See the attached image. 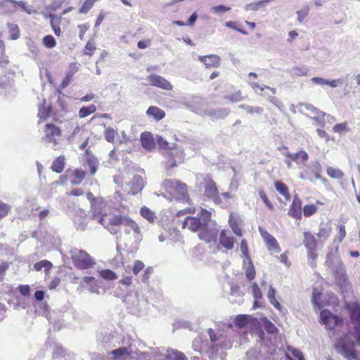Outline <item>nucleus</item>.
Returning a JSON list of instances; mask_svg holds the SVG:
<instances>
[{
  "label": "nucleus",
  "instance_id": "nucleus-11",
  "mask_svg": "<svg viewBox=\"0 0 360 360\" xmlns=\"http://www.w3.org/2000/svg\"><path fill=\"white\" fill-rule=\"evenodd\" d=\"M119 338L108 330H102L97 335L98 347L106 351L115 347Z\"/></svg>",
  "mask_w": 360,
  "mask_h": 360
},
{
  "label": "nucleus",
  "instance_id": "nucleus-3",
  "mask_svg": "<svg viewBox=\"0 0 360 360\" xmlns=\"http://www.w3.org/2000/svg\"><path fill=\"white\" fill-rule=\"evenodd\" d=\"M350 316L354 325V332L341 337L335 343V349L347 360H356L358 356L355 341L360 345V307H353Z\"/></svg>",
  "mask_w": 360,
  "mask_h": 360
},
{
  "label": "nucleus",
  "instance_id": "nucleus-14",
  "mask_svg": "<svg viewBox=\"0 0 360 360\" xmlns=\"http://www.w3.org/2000/svg\"><path fill=\"white\" fill-rule=\"evenodd\" d=\"M321 323L324 324L329 330H333L338 327L340 319L335 315H333L330 311L324 309L320 313Z\"/></svg>",
  "mask_w": 360,
  "mask_h": 360
},
{
  "label": "nucleus",
  "instance_id": "nucleus-15",
  "mask_svg": "<svg viewBox=\"0 0 360 360\" xmlns=\"http://www.w3.org/2000/svg\"><path fill=\"white\" fill-rule=\"evenodd\" d=\"M181 104L192 112L202 116L205 109L202 106V98L199 96H193L188 100L182 101Z\"/></svg>",
  "mask_w": 360,
  "mask_h": 360
},
{
  "label": "nucleus",
  "instance_id": "nucleus-5",
  "mask_svg": "<svg viewBox=\"0 0 360 360\" xmlns=\"http://www.w3.org/2000/svg\"><path fill=\"white\" fill-rule=\"evenodd\" d=\"M142 238L143 235L140 227L133 219L124 226V231L120 235V241L124 243L125 248L129 252H134L138 249Z\"/></svg>",
  "mask_w": 360,
  "mask_h": 360
},
{
  "label": "nucleus",
  "instance_id": "nucleus-24",
  "mask_svg": "<svg viewBox=\"0 0 360 360\" xmlns=\"http://www.w3.org/2000/svg\"><path fill=\"white\" fill-rule=\"evenodd\" d=\"M82 285L84 288H87L90 292L96 295L101 294V288L94 277L84 276L82 278Z\"/></svg>",
  "mask_w": 360,
  "mask_h": 360
},
{
  "label": "nucleus",
  "instance_id": "nucleus-22",
  "mask_svg": "<svg viewBox=\"0 0 360 360\" xmlns=\"http://www.w3.org/2000/svg\"><path fill=\"white\" fill-rule=\"evenodd\" d=\"M229 112L227 108H205L202 116L210 117L212 120L223 119L228 116Z\"/></svg>",
  "mask_w": 360,
  "mask_h": 360
},
{
  "label": "nucleus",
  "instance_id": "nucleus-35",
  "mask_svg": "<svg viewBox=\"0 0 360 360\" xmlns=\"http://www.w3.org/2000/svg\"><path fill=\"white\" fill-rule=\"evenodd\" d=\"M229 223L233 233L238 236H242L243 231L238 226V219L232 214H230Z\"/></svg>",
  "mask_w": 360,
  "mask_h": 360
},
{
  "label": "nucleus",
  "instance_id": "nucleus-58",
  "mask_svg": "<svg viewBox=\"0 0 360 360\" xmlns=\"http://www.w3.org/2000/svg\"><path fill=\"white\" fill-rule=\"evenodd\" d=\"M11 209V207L8 204L0 200V221L7 216Z\"/></svg>",
  "mask_w": 360,
  "mask_h": 360
},
{
  "label": "nucleus",
  "instance_id": "nucleus-33",
  "mask_svg": "<svg viewBox=\"0 0 360 360\" xmlns=\"http://www.w3.org/2000/svg\"><path fill=\"white\" fill-rule=\"evenodd\" d=\"M140 214L141 217L146 219L149 223H154L157 219L155 212L146 206H143L141 208Z\"/></svg>",
  "mask_w": 360,
  "mask_h": 360
},
{
  "label": "nucleus",
  "instance_id": "nucleus-41",
  "mask_svg": "<svg viewBox=\"0 0 360 360\" xmlns=\"http://www.w3.org/2000/svg\"><path fill=\"white\" fill-rule=\"evenodd\" d=\"M275 188L281 195H283L286 198V200H290L288 189L285 184L281 181H276Z\"/></svg>",
  "mask_w": 360,
  "mask_h": 360
},
{
  "label": "nucleus",
  "instance_id": "nucleus-59",
  "mask_svg": "<svg viewBox=\"0 0 360 360\" xmlns=\"http://www.w3.org/2000/svg\"><path fill=\"white\" fill-rule=\"evenodd\" d=\"M249 316L238 315L235 319V323L239 328H243L248 323Z\"/></svg>",
  "mask_w": 360,
  "mask_h": 360
},
{
  "label": "nucleus",
  "instance_id": "nucleus-9",
  "mask_svg": "<svg viewBox=\"0 0 360 360\" xmlns=\"http://www.w3.org/2000/svg\"><path fill=\"white\" fill-rule=\"evenodd\" d=\"M300 112L314 120L316 122V124L319 127H324L326 119H327L328 122H330V120H335L333 117L320 111L316 107L309 103H300Z\"/></svg>",
  "mask_w": 360,
  "mask_h": 360
},
{
  "label": "nucleus",
  "instance_id": "nucleus-44",
  "mask_svg": "<svg viewBox=\"0 0 360 360\" xmlns=\"http://www.w3.org/2000/svg\"><path fill=\"white\" fill-rule=\"evenodd\" d=\"M291 75L293 76L301 77L306 76L309 72V70L306 67H293L290 70Z\"/></svg>",
  "mask_w": 360,
  "mask_h": 360
},
{
  "label": "nucleus",
  "instance_id": "nucleus-36",
  "mask_svg": "<svg viewBox=\"0 0 360 360\" xmlns=\"http://www.w3.org/2000/svg\"><path fill=\"white\" fill-rule=\"evenodd\" d=\"M52 266L53 265L51 262L44 259L34 264V269L39 271L44 268L45 273L47 274L48 272L51 269Z\"/></svg>",
  "mask_w": 360,
  "mask_h": 360
},
{
  "label": "nucleus",
  "instance_id": "nucleus-27",
  "mask_svg": "<svg viewBox=\"0 0 360 360\" xmlns=\"http://www.w3.org/2000/svg\"><path fill=\"white\" fill-rule=\"evenodd\" d=\"M141 145L146 150L149 151L152 150L155 148V141L149 132L142 133L141 135Z\"/></svg>",
  "mask_w": 360,
  "mask_h": 360
},
{
  "label": "nucleus",
  "instance_id": "nucleus-39",
  "mask_svg": "<svg viewBox=\"0 0 360 360\" xmlns=\"http://www.w3.org/2000/svg\"><path fill=\"white\" fill-rule=\"evenodd\" d=\"M326 173L330 178L335 179H341L344 176L343 172L340 169L333 167H328L326 169Z\"/></svg>",
  "mask_w": 360,
  "mask_h": 360
},
{
  "label": "nucleus",
  "instance_id": "nucleus-46",
  "mask_svg": "<svg viewBox=\"0 0 360 360\" xmlns=\"http://www.w3.org/2000/svg\"><path fill=\"white\" fill-rule=\"evenodd\" d=\"M87 164L89 167L91 174L94 175L97 171L98 165V160L93 155L89 156L87 158Z\"/></svg>",
  "mask_w": 360,
  "mask_h": 360
},
{
  "label": "nucleus",
  "instance_id": "nucleus-4",
  "mask_svg": "<svg viewBox=\"0 0 360 360\" xmlns=\"http://www.w3.org/2000/svg\"><path fill=\"white\" fill-rule=\"evenodd\" d=\"M264 328L270 337L265 335L263 331L259 332V338L260 345L247 352L246 355L250 360H271V356H278L277 347L272 342V338H275L277 333V328L269 321L265 319L264 322Z\"/></svg>",
  "mask_w": 360,
  "mask_h": 360
},
{
  "label": "nucleus",
  "instance_id": "nucleus-26",
  "mask_svg": "<svg viewBox=\"0 0 360 360\" xmlns=\"http://www.w3.org/2000/svg\"><path fill=\"white\" fill-rule=\"evenodd\" d=\"M235 240L231 236L230 232L229 234L226 230H222L219 236V243L227 250H232L234 247Z\"/></svg>",
  "mask_w": 360,
  "mask_h": 360
},
{
  "label": "nucleus",
  "instance_id": "nucleus-2",
  "mask_svg": "<svg viewBox=\"0 0 360 360\" xmlns=\"http://www.w3.org/2000/svg\"><path fill=\"white\" fill-rule=\"evenodd\" d=\"M131 360H187L181 352L173 349L148 348L139 340H133L125 347Z\"/></svg>",
  "mask_w": 360,
  "mask_h": 360
},
{
  "label": "nucleus",
  "instance_id": "nucleus-38",
  "mask_svg": "<svg viewBox=\"0 0 360 360\" xmlns=\"http://www.w3.org/2000/svg\"><path fill=\"white\" fill-rule=\"evenodd\" d=\"M8 32H9V38L11 40H15L20 37V30L18 26L14 23H8L7 24Z\"/></svg>",
  "mask_w": 360,
  "mask_h": 360
},
{
  "label": "nucleus",
  "instance_id": "nucleus-37",
  "mask_svg": "<svg viewBox=\"0 0 360 360\" xmlns=\"http://www.w3.org/2000/svg\"><path fill=\"white\" fill-rule=\"evenodd\" d=\"M65 166V158L63 157H59L53 161L51 165L53 171L60 173L63 172Z\"/></svg>",
  "mask_w": 360,
  "mask_h": 360
},
{
  "label": "nucleus",
  "instance_id": "nucleus-53",
  "mask_svg": "<svg viewBox=\"0 0 360 360\" xmlns=\"http://www.w3.org/2000/svg\"><path fill=\"white\" fill-rule=\"evenodd\" d=\"M86 197H87V199L90 201L91 208L94 210L93 215L94 214H98V212H101L100 209L97 208V203L98 202V200L96 199V198H94V195L91 192H89L87 193Z\"/></svg>",
  "mask_w": 360,
  "mask_h": 360
},
{
  "label": "nucleus",
  "instance_id": "nucleus-20",
  "mask_svg": "<svg viewBox=\"0 0 360 360\" xmlns=\"http://www.w3.org/2000/svg\"><path fill=\"white\" fill-rule=\"evenodd\" d=\"M169 151L170 155L173 159L167 161L166 165L167 167H175L177 162L181 163L183 161L184 154L181 148L177 147L176 144H173Z\"/></svg>",
  "mask_w": 360,
  "mask_h": 360
},
{
  "label": "nucleus",
  "instance_id": "nucleus-63",
  "mask_svg": "<svg viewBox=\"0 0 360 360\" xmlns=\"http://www.w3.org/2000/svg\"><path fill=\"white\" fill-rule=\"evenodd\" d=\"M155 143L162 149L169 150L171 148V146H169V143H168V141L164 139L161 136H156Z\"/></svg>",
  "mask_w": 360,
  "mask_h": 360
},
{
  "label": "nucleus",
  "instance_id": "nucleus-7",
  "mask_svg": "<svg viewBox=\"0 0 360 360\" xmlns=\"http://www.w3.org/2000/svg\"><path fill=\"white\" fill-rule=\"evenodd\" d=\"M92 217L112 234H116L119 231L120 225L127 226L131 221V219L127 215H112L108 218L107 216L101 215V212L94 214Z\"/></svg>",
  "mask_w": 360,
  "mask_h": 360
},
{
  "label": "nucleus",
  "instance_id": "nucleus-30",
  "mask_svg": "<svg viewBox=\"0 0 360 360\" xmlns=\"http://www.w3.org/2000/svg\"><path fill=\"white\" fill-rule=\"evenodd\" d=\"M146 114L149 117H153L156 121L163 119L165 116V111L156 106L149 107L146 111Z\"/></svg>",
  "mask_w": 360,
  "mask_h": 360
},
{
  "label": "nucleus",
  "instance_id": "nucleus-19",
  "mask_svg": "<svg viewBox=\"0 0 360 360\" xmlns=\"http://www.w3.org/2000/svg\"><path fill=\"white\" fill-rule=\"evenodd\" d=\"M202 223L198 217H187L183 222L182 227L188 229L193 232H196L205 229Z\"/></svg>",
  "mask_w": 360,
  "mask_h": 360
},
{
  "label": "nucleus",
  "instance_id": "nucleus-50",
  "mask_svg": "<svg viewBox=\"0 0 360 360\" xmlns=\"http://www.w3.org/2000/svg\"><path fill=\"white\" fill-rule=\"evenodd\" d=\"M248 84L252 89H255V91L256 92H257V89H259L261 92L263 91L264 89H269V91H271L272 92L273 94H275L276 92V89L271 88L268 86H261L257 83L251 81V79L248 80Z\"/></svg>",
  "mask_w": 360,
  "mask_h": 360
},
{
  "label": "nucleus",
  "instance_id": "nucleus-42",
  "mask_svg": "<svg viewBox=\"0 0 360 360\" xmlns=\"http://www.w3.org/2000/svg\"><path fill=\"white\" fill-rule=\"evenodd\" d=\"M308 159V154L304 150H300L298 152V156L297 157V165L300 168H302L306 166Z\"/></svg>",
  "mask_w": 360,
  "mask_h": 360
},
{
  "label": "nucleus",
  "instance_id": "nucleus-23",
  "mask_svg": "<svg viewBox=\"0 0 360 360\" xmlns=\"http://www.w3.org/2000/svg\"><path fill=\"white\" fill-rule=\"evenodd\" d=\"M86 176L85 171L76 169L74 170L68 171L66 173V176L71 184L78 185L82 183Z\"/></svg>",
  "mask_w": 360,
  "mask_h": 360
},
{
  "label": "nucleus",
  "instance_id": "nucleus-40",
  "mask_svg": "<svg viewBox=\"0 0 360 360\" xmlns=\"http://www.w3.org/2000/svg\"><path fill=\"white\" fill-rule=\"evenodd\" d=\"M96 111V107L94 105H90L89 106H83L79 111V117L84 118Z\"/></svg>",
  "mask_w": 360,
  "mask_h": 360
},
{
  "label": "nucleus",
  "instance_id": "nucleus-52",
  "mask_svg": "<svg viewBox=\"0 0 360 360\" xmlns=\"http://www.w3.org/2000/svg\"><path fill=\"white\" fill-rule=\"evenodd\" d=\"M86 217H75L74 219V224L77 230L84 231L86 226Z\"/></svg>",
  "mask_w": 360,
  "mask_h": 360
},
{
  "label": "nucleus",
  "instance_id": "nucleus-1",
  "mask_svg": "<svg viewBox=\"0 0 360 360\" xmlns=\"http://www.w3.org/2000/svg\"><path fill=\"white\" fill-rule=\"evenodd\" d=\"M207 333L209 338L205 335H199L192 342L193 351L201 356H207L210 360H213L219 350L231 347L232 341L227 338L222 330L209 328Z\"/></svg>",
  "mask_w": 360,
  "mask_h": 360
},
{
  "label": "nucleus",
  "instance_id": "nucleus-29",
  "mask_svg": "<svg viewBox=\"0 0 360 360\" xmlns=\"http://www.w3.org/2000/svg\"><path fill=\"white\" fill-rule=\"evenodd\" d=\"M131 188L130 190V193L132 195L137 194L139 191H141L143 188V178L140 176H134L131 181Z\"/></svg>",
  "mask_w": 360,
  "mask_h": 360
},
{
  "label": "nucleus",
  "instance_id": "nucleus-25",
  "mask_svg": "<svg viewBox=\"0 0 360 360\" xmlns=\"http://www.w3.org/2000/svg\"><path fill=\"white\" fill-rule=\"evenodd\" d=\"M198 59L207 68H217L220 65L221 58L217 55L200 56Z\"/></svg>",
  "mask_w": 360,
  "mask_h": 360
},
{
  "label": "nucleus",
  "instance_id": "nucleus-10",
  "mask_svg": "<svg viewBox=\"0 0 360 360\" xmlns=\"http://www.w3.org/2000/svg\"><path fill=\"white\" fill-rule=\"evenodd\" d=\"M70 254L74 264L79 269H89L94 264L90 255L82 250L75 248L70 251Z\"/></svg>",
  "mask_w": 360,
  "mask_h": 360
},
{
  "label": "nucleus",
  "instance_id": "nucleus-18",
  "mask_svg": "<svg viewBox=\"0 0 360 360\" xmlns=\"http://www.w3.org/2000/svg\"><path fill=\"white\" fill-rule=\"evenodd\" d=\"M259 231L269 250L275 253L280 252L281 248L276 238L261 227Z\"/></svg>",
  "mask_w": 360,
  "mask_h": 360
},
{
  "label": "nucleus",
  "instance_id": "nucleus-54",
  "mask_svg": "<svg viewBox=\"0 0 360 360\" xmlns=\"http://www.w3.org/2000/svg\"><path fill=\"white\" fill-rule=\"evenodd\" d=\"M252 290L253 297L255 299V301L254 303V307H256L257 300L262 299V293L258 285L256 283H253L252 284Z\"/></svg>",
  "mask_w": 360,
  "mask_h": 360
},
{
  "label": "nucleus",
  "instance_id": "nucleus-48",
  "mask_svg": "<svg viewBox=\"0 0 360 360\" xmlns=\"http://www.w3.org/2000/svg\"><path fill=\"white\" fill-rule=\"evenodd\" d=\"M330 234V229L326 224H321L317 236L320 238L327 239Z\"/></svg>",
  "mask_w": 360,
  "mask_h": 360
},
{
  "label": "nucleus",
  "instance_id": "nucleus-31",
  "mask_svg": "<svg viewBox=\"0 0 360 360\" xmlns=\"http://www.w3.org/2000/svg\"><path fill=\"white\" fill-rule=\"evenodd\" d=\"M303 243L307 249L316 250V240L314 236L309 232H304Z\"/></svg>",
  "mask_w": 360,
  "mask_h": 360
},
{
  "label": "nucleus",
  "instance_id": "nucleus-16",
  "mask_svg": "<svg viewBox=\"0 0 360 360\" xmlns=\"http://www.w3.org/2000/svg\"><path fill=\"white\" fill-rule=\"evenodd\" d=\"M277 352L279 353V355L271 356V360H281L283 357H285L288 360H292L290 354L294 356L295 358L297 359V360H304L302 353L295 348L288 347V352L284 351L281 348H277Z\"/></svg>",
  "mask_w": 360,
  "mask_h": 360
},
{
  "label": "nucleus",
  "instance_id": "nucleus-55",
  "mask_svg": "<svg viewBox=\"0 0 360 360\" xmlns=\"http://www.w3.org/2000/svg\"><path fill=\"white\" fill-rule=\"evenodd\" d=\"M248 260L249 262V264L245 270V275H246V278L249 281H252L255 277V267H254L250 259H249Z\"/></svg>",
  "mask_w": 360,
  "mask_h": 360
},
{
  "label": "nucleus",
  "instance_id": "nucleus-12",
  "mask_svg": "<svg viewBox=\"0 0 360 360\" xmlns=\"http://www.w3.org/2000/svg\"><path fill=\"white\" fill-rule=\"evenodd\" d=\"M322 167L321 164L318 161H315L311 163L310 165L307 167L305 169H304L303 172H302L300 175V178L301 179H307L310 181L314 182L313 176L316 179H320L322 181H326V180L322 177Z\"/></svg>",
  "mask_w": 360,
  "mask_h": 360
},
{
  "label": "nucleus",
  "instance_id": "nucleus-60",
  "mask_svg": "<svg viewBox=\"0 0 360 360\" xmlns=\"http://www.w3.org/2000/svg\"><path fill=\"white\" fill-rule=\"evenodd\" d=\"M198 237L200 240H204L207 243H209L216 237V234L214 233H207L204 229L199 233Z\"/></svg>",
  "mask_w": 360,
  "mask_h": 360
},
{
  "label": "nucleus",
  "instance_id": "nucleus-49",
  "mask_svg": "<svg viewBox=\"0 0 360 360\" xmlns=\"http://www.w3.org/2000/svg\"><path fill=\"white\" fill-rule=\"evenodd\" d=\"M100 276L105 280L113 281L117 279L116 274L110 269H103L99 271Z\"/></svg>",
  "mask_w": 360,
  "mask_h": 360
},
{
  "label": "nucleus",
  "instance_id": "nucleus-64",
  "mask_svg": "<svg viewBox=\"0 0 360 360\" xmlns=\"http://www.w3.org/2000/svg\"><path fill=\"white\" fill-rule=\"evenodd\" d=\"M317 211V207L314 205H307L303 207V213L305 217H310Z\"/></svg>",
  "mask_w": 360,
  "mask_h": 360
},
{
  "label": "nucleus",
  "instance_id": "nucleus-57",
  "mask_svg": "<svg viewBox=\"0 0 360 360\" xmlns=\"http://www.w3.org/2000/svg\"><path fill=\"white\" fill-rule=\"evenodd\" d=\"M43 44L48 49H52L56 46V41L52 35H46L43 38Z\"/></svg>",
  "mask_w": 360,
  "mask_h": 360
},
{
  "label": "nucleus",
  "instance_id": "nucleus-13",
  "mask_svg": "<svg viewBox=\"0 0 360 360\" xmlns=\"http://www.w3.org/2000/svg\"><path fill=\"white\" fill-rule=\"evenodd\" d=\"M44 132L45 135L42 140L46 143H53V147L56 146L58 140L61 136L59 127L53 124H47Z\"/></svg>",
  "mask_w": 360,
  "mask_h": 360
},
{
  "label": "nucleus",
  "instance_id": "nucleus-32",
  "mask_svg": "<svg viewBox=\"0 0 360 360\" xmlns=\"http://www.w3.org/2000/svg\"><path fill=\"white\" fill-rule=\"evenodd\" d=\"M46 17L50 19L51 26L55 34L57 36H60L61 30L58 25L60 22L61 18L57 17L52 13L49 14L48 15H46Z\"/></svg>",
  "mask_w": 360,
  "mask_h": 360
},
{
  "label": "nucleus",
  "instance_id": "nucleus-17",
  "mask_svg": "<svg viewBox=\"0 0 360 360\" xmlns=\"http://www.w3.org/2000/svg\"><path fill=\"white\" fill-rule=\"evenodd\" d=\"M326 264L330 267L333 273L342 276L345 270L342 266V262L334 254L330 252L327 255Z\"/></svg>",
  "mask_w": 360,
  "mask_h": 360
},
{
  "label": "nucleus",
  "instance_id": "nucleus-51",
  "mask_svg": "<svg viewBox=\"0 0 360 360\" xmlns=\"http://www.w3.org/2000/svg\"><path fill=\"white\" fill-rule=\"evenodd\" d=\"M117 131L110 127H106L104 131L105 139L109 143H113L115 140V136Z\"/></svg>",
  "mask_w": 360,
  "mask_h": 360
},
{
  "label": "nucleus",
  "instance_id": "nucleus-61",
  "mask_svg": "<svg viewBox=\"0 0 360 360\" xmlns=\"http://www.w3.org/2000/svg\"><path fill=\"white\" fill-rule=\"evenodd\" d=\"M98 0H85L82 6L80 8L79 13H86Z\"/></svg>",
  "mask_w": 360,
  "mask_h": 360
},
{
  "label": "nucleus",
  "instance_id": "nucleus-6",
  "mask_svg": "<svg viewBox=\"0 0 360 360\" xmlns=\"http://www.w3.org/2000/svg\"><path fill=\"white\" fill-rule=\"evenodd\" d=\"M203 188L204 198L212 201L215 205H219L221 207L225 206L231 198V195L228 192L220 194L216 183L209 176H206L204 178Z\"/></svg>",
  "mask_w": 360,
  "mask_h": 360
},
{
  "label": "nucleus",
  "instance_id": "nucleus-43",
  "mask_svg": "<svg viewBox=\"0 0 360 360\" xmlns=\"http://www.w3.org/2000/svg\"><path fill=\"white\" fill-rule=\"evenodd\" d=\"M239 108L244 109L249 114L259 115L263 112L264 109L259 106H251L248 105H240Z\"/></svg>",
  "mask_w": 360,
  "mask_h": 360
},
{
  "label": "nucleus",
  "instance_id": "nucleus-56",
  "mask_svg": "<svg viewBox=\"0 0 360 360\" xmlns=\"http://www.w3.org/2000/svg\"><path fill=\"white\" fill-rule=\"evenodd\" d=\"M200 221L202 223L203 226L205 228V226L207 225L208 221L210 220L211 218V212L207 211L205 209H201L200 212Z\"/></svg>",
  "mask_w": 360,
  "mask_h": 360
},
{
  "label": "nucleus",
  "instance_id": "nucleus-62",
  "mask_svg": "<svg viewBox=\"0 0 360 360\" xmlns=\"http://www.w3.org/2000/svg\"><path fill=\"white\" fill-rule=\"evenodd\" d=\"M333 130L334 132L343 134L346 133L349 131L348 127H347V122H342L340 124H335Z\"/></svg>",
  "mask_w": 360,
  "mask_h": 360
},
{
  "label": "nucleus",
  "instance_id": "nucleus-21",
  "mask_svg": "<svg viewBox=\"0 0 360 360\" xmlns=\"http://www.w3.org/2000/svg\"><path fill=\"white\" fill-rule=\"evenodd\" d=\"M147 79L151 85L165 90H172L173 88L172 85L169 81L160 75L153 74L149 75Z\"/></svg>",
  "mask_w": 360,
  "mask_h": 360
},
{
  "label": "nucleus",
  "instance_id": "nucleus-47",
  "mask_svg": "<svg viewBox=\"0 0 360 360\" xmlns=\"http://www.w3.org/2000/svg\"><path fill=\"white\" fill-rule=\"evenodd\" d=\"M19 8L22 11L27 13V14H32L37 12V11L34 8L33 6L28 5L26 2L23 1H18V9Z\"/></svg>",
  "mask_w": 360,
  "mask_h": 360
},
{
  "label": "nucleus",
  "instance_id": "nucleus-8",
  "mask_svg": "<svg viewBox=\"0 0 360 360\" xmlns=\"http://www.w3.org/2000/svg\"><path fill=\"white\" fill-rule=\"evenodd\" d=\"M162 186L173 198L179 201L188 202L189 198L186 184L178 180L166 179L163 182Z\"/></svg>",
  "mask_w": 360,
  "mask_h": 360
},
{
  "label": "nucleus",
  "instance_id": "nucleus-34",
  "mask_svg": "<svg viewBox=\"0 0 360 360\" xmlns=\"http://www.w3.org/2000/svg\"><path fill=\"white\" fill-rule=\"evenodd\" d=\"M1 6L6 12L15 13L18 11V1L4 0Z\"/></svg>",
  "mask_w": 360,
  "mask_h": 360
},
{
  "label": "nucleus",
  "instance_id": "nucleus-28",
  "mask_svg": "<svg viewBox=\"0 0 360 360\" xmlns=\"http://www.w3.org/2000/svg\"><path fill=\"white\" fill-rule=\"evenodd\" d=\"M302 202L297 198L295 197L293 199L292 205L288 212V214L294 218L300 219L302 217Z\"/></svg>",
  "mask_w": 360,
  "mask_h": 360
},
{
  "label": "nucleus",
  "instance_id": "nucleus-45",
  "mask_svg": "<svg viewBox=\"0 0 360 360\" xmlns=\"http://www.w3.org/2000/svg\"><path fill=\"white\" fill-rule=\"evenodd\" d=\"M50 112H51L50 106H45L43 104L39 107L38 117L41 120H44L50 115Z\"/></svg>",
  "mask_w": 360,
  "mask_h": 360
}]
</instances>
